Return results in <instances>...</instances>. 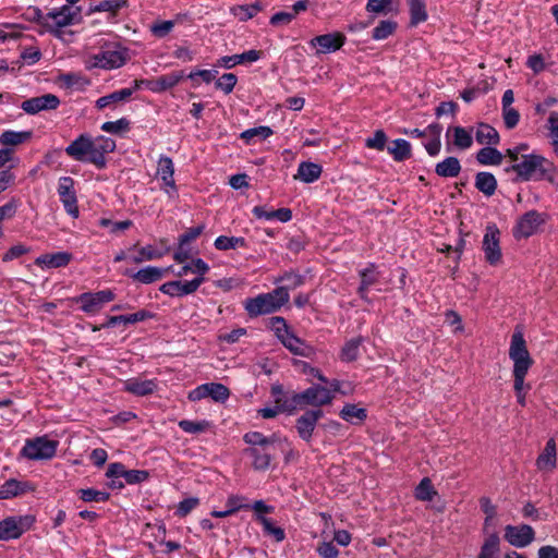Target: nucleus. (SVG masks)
Masks as SVG:
<instances>
[{
    "label": "nucleus",
    "instance_id": "1",
    "mask_svg": "<svg viewBox=\"0 0 558 558\" xmlns=\"http://www.w3.org/2000/svg\"><path fill=\"white\" fill-rule=\"evenodd\" d=\"M506 171H514L522 181L554 183L557 177V168L554 162L536 154L523 155L520 162L508 167Z\"/></svg>",
    "mask_w": 558,
    "mask_h": 558
},
{
    "label": "nucleus",
    "instance_id": "2",
    "mask_svg": "<svg viewBox=\"0 0 558 558\" xmlns=\"http://www.w3.org/2000/svg\"><path fill=\"white\" fill-rule=\"evenodd\" d=\"M509 357L513 362V389L515 392L523 391L525 376L533 365L526 348V342L521 331H514L511 337Z\"/></svg>",
    "mask_w": 558,
    "mask_h": 558
},
{
    "label": "nucleus",
    "instance_id": "3",
    "mask_svg": "<svg viewBox=\"0 0 558 558\" xmlns=\"http://www.w3.org/2000/svg\"><path fill=\"white\" fill-rule=\"evenodd\" d=\"M286 288H276L271 292L258 294L244 301V308L250 317L267 315L280 310L288 301Z\"/></svg>",
    "mask_w": 558,
    "mask_h": 558
},
{
    "label": "nucleus",
    "instance_id": "4",
    "mask_svg": "<svg viewBox=\"0 0 558 558\" xmlns=\"http://www.w3.org/2000/svg\"><path fill=\"white\" fill-rule=\"evenodd\" d=\"M36 522L33 514L11 515L0 521V541L20 538L29 531Z\"/></svg>",
    "mask_w": 558,
    "mask_h": 558
},
{
    "label": "nucleus",
    "instance_id": "5",
    "mask_svg": "<svg viewBox=\"0 0 558 558\" xmlns=\"http://www.w3.org/2000/svg\"><path fill=\"white\" fill-rule=\"evenodd\" d=\"M333 399L332 392L323 386H312L300 393H293L290 398V407L294 408L312 405L322 407L331 403Z\"/></svg>",
    "mask_w": 558,
    "mask_h": 558
},
{
    "label": "nucleus",
    "instance_id": "6",
    "mask_svg": "<svg viewBox=\"0 0 558 558\" xmlns=\"http://www.w3.org/2000/svg\"><path fill=\"white\" fill-rule=\"evenodd\" d=\"M80 13L81 8L73 9L70 5H62L48 12V26H46V31L60 38L61 28L75 24L81 19Z\"/></svg>",
    "mask_w": 558,
    "mask_h": 558
},
{
    "label": "nucleus",
    "instance_id": "7",
    "mask_svg": "<svg viewBox=\"0 0 558 558\" xmlns=\"http://www.w3.org/2000/svg\"><path fill=\"white\" fill-rule=\"evenodd\" d=\"M125 49H107L98 53L88 56L85 60V68L87 70L96 68L111 70L122 66L125 63Z\"/></svg>",
    "mask_w": 558,
    "mask_h": 558
},
{
    "label": "nucleus",
    "instance_id": "8",
    "mask_svg": "<svg viewBox=\"0 0 558 558\" xmlns=\"http://www.w3.org/2000/svg\"><path fill=\"white\" fill-rule=\"evenodd\" d=\"M548 215L537 210H530L522 215L513 229L515 239H527L535 234L547 221Z\"/></svg>",
    "mask_w": 558,
    "mask_h": 558
},
{
    "label": "nucleus",
    "instance_id": "9",
    "mask_svg": "<svg viewBox=\"0 0 558 558\" xmlns=\"http://www.w3.org/2000/svg\"><path fill=\"white\" fill-rule=\"evenodd\" d=\"M58 442L46 437L26 440L21 454L29 460H48L54 457Z\"/></svg>",
    "mask_w": 558,
    "mask_h": 558
},
{
    "label": "nucleus",
    "instance_id": "10",
    "mask_svg": "<svg viewBox=\"0 0 558 558\" xmlns=\"http://www.w3.org/2000/svg\"><path fill=\"white\" fill-rule=\"evenodd\" d=\"M116 299V294L110 289L100 290L97 292H85L77 295L74 301L81 304V310L86 314H95L99 312L102 306Z\"/></svg>",
    "mask_w": 558,
    "mask_h": 558
},
{
    "label": "nucleus",
    "instance_id": "11",
    "mask_svg": "<svg viewBox=\"0 0 558 558\" xmlns=\"http://www.w3.org/2000/svg\"><path fill=\"white\" fill-rule=\"evenodd\" d=\"M499 230L496 225H488L483 238V251L486 262L492 266L501 263L502 254L499 245Z\"/></svg>",
    "mask_w": 558,
    "mask_h": 558
},
{
    "label": "nucleus",
    "instance_id": "12",
    "mask_svg": "<svg viewBox=\"0 0 558 558\" xmlns=\"http://www.w3.org/2000/svg\"><path fill=\"white\" fill-rule=\"evenodd\" d=\"M64 150L73 160L92 163L94 154L93 138L86 133L81 134Z\"/></svg>",
    "mask_w": 558,
    "mask_h": 558
},
{
    "label": "nucleus",
    "instance_id": "13",
    "mask_svg": "<svg viewBox=\"0 0 558 558\" xmlns=\"http://www.w3.org/2000/svg\"><path fill=\"white\" fill-rule=\"evenodd\" d=\"M505 539L512 546L523 548L529 546L535 538V532L531 525H507L505 527Z\"/></svg>",
    "mask_w": 558,
    "mask_h": 558
},
{
    "label": "nucleus",
    "instance_id": "14",
    "mask_svg": "<svg viewBox=\"0 0 558 558\" xmlns=\"http://www.w3.org/2000/svg\"><path fill=\"white\" fill-rule=\"evenodd\" d=\"M58 194L65 211L72 217L78 216V206L76 193L74 190V181L70 177H62L58 183Z\"/></svg>",
    "mask_w": 558,
    "mask_h": 558
},
{
    "label": "nucleus",
    "instance_id": "15",
    "mask_svg": "<svg viewBox=\"0 0 558 558\" xmlns=\"http://www.w3.org/2000/svg\"><path fill=\"white\" fill-rule=\"evenodd\" d=\"M205 281L204 277H196L190 281H168L159 287V291L169 296L181 298L184 295H189L197 291L199 286Z\"/></svg>",
    "mask_w": 558,
    "mask_h": 558
},
{
    "label": "nucleus",
    "instance_id": "16",
    "mask_svg": "<svg viewBox=\"0 0 558 558\" xmlns=\"http://www.w3.org/2000/svg\"><path fill=\"white\" fill-rule=\"evenodd\" d=\"M345 36L340 32L316 36L310 40V46L316 48V53H330L339 50L345 43Z\"/></svg>",
    "mask_w": 558,
    "mask_h": 558
},
{
    "label": "nucleus",
    "instance_id": "17",
    "mask_svg": "<svg viewBox=\"0 0 558 558\" xmlns=\"http://www.w3.org/2000/svg\"><path fill=\"white\" fill-rule=\"evenodd\" d=\"M60 99L53 94H45L24 100L21 108L27 114H37L41 111L54 110L59 107Z\"/></svg>",
    "mask_w": 558,
    "mask_h": 558
},
{
    "label": "nucleus",
    "instance_id": "18",
    "mask_svg": "<svg viewBox=\"0 0 558 558\" xmlns=\"http://www.w3.org/2000/svg\"><path fill=\"white\" fill-rule=\"evenodd\" d=\"M323 414L319 409L308 410L296 420L295 428L304 441H311L316 424L323 417Z\"/></svg>",
    "mask_w": 558,
    "mask_h": 558
},
{
    "label": "nucleus",
    "instance_id": "19",
    "mask_svg": "<svg viewBox=\"0 0 558 558\" xmlns=\"http://www.w3.org/2000/svg\"><path fill=\"white\" fill-rule=\"evenodd\" d=\"M173 174L174 166L172 159L168 156H160L157 167V177L163 182L165 192L170 197H173L177 194V185Z\"/></svg>",
    "mask_w": 558,
    "mask_h": 558
},
{
    "label": "nucleus",
    "instance_id": "20",
    "mask_svg": "<svg viewBox=\"0 0 558 558\" xmlns=\"http://www.w3.org/2000/svg\"><path fill=\"white\" fill-rule=\"evenodd\" d=\"M183 71H173L166 75L158 76L149 81H138L141 84H146L147 88L153 93H163L180 83L184 78Z\"/></svg>",
    "mask_w": 558,
    "mask_h": 558
},
{
    "label": "nucleus",
    "instance_id": "21",
    "mask_svg": "<svg viewBox=\"0 0 558 558\" xmlns=\"http://www.w3.org/2000/svg\"><path fill=\"white\" fill-rule=\"evenodd\" d=\"M93 146L92 165L98 169H104L107 165L106 155L116 149V142L110 137L100 135L93 140Z\"/></svg>",
    "mask_w": 558,
    "mask_h": 558
},
{
    "label": "nucleus",
    "instance_id": "22",
    "mask_svg": "<svg viewBox=\"0 0 558 558\" xmlns=\"http://www.w3.org/2000/svg\"><path fill=\"white\" fill-rule=\"evenodd\" d=\"M134 88H122L111 94L105 95L96 100V108L102 110L107 107L116 109L120 104L128 101L133 93L140 87V82L135 81Z\"/></svg>",
    "mask_w": 558,
    "mask_h": 558
},
{
    "label": "nucleus",
    "instance_id": "23",
    "mask_svg": "<svg viewBox=\"0 0 558 558\" xmlns=\"http://www.w3.org/2000/svg\"><path fill=\"white\" fill-rule=\"evenodd\" d=\"M157 387V379H144L142 377L129 378L123 383V390L137 397L153 395Z\"/></svg>",
    "mask_w": 558,
    "mask_h": 558
},
{
    "label": "nucleus",
    "instance_id": "24",
    "mask_svg": "<svg viewBox=\"0 0 558 558\" xmlns=\"http://www.w3.org/2000/svg\"><path fill=\"white\" fill-rule=\"evenodd\" d=\"M280 342L294 355L312 357L315 350L312 345L296 337L290 330L280 339Z\"/></svg>",
    "mask_w": 558,
    "mask_h": 558
},
{
    "label": "nucleus",
    "instance_id": "25",
    "mask_svg": "<svg viewBox=\"0 0 558 558\" xmlns=\"http://www.w3.org/2000/svg\"><path fill=\"white\" fill-rule=\"evenodd\" d=\"M34 490L35 486L31 482L10 478L0 486V499L14 498Z\"/></svg>",
    "mask_w": 558,
    "mask_h": 558
},
{
    "label": "nucleus",
    "instance_id": "26",
    "mask_svg": "<svg viewBox=\"0 0 558 558\" xmlns=\"http://www.w3.org/2000/svg\"><path fill=\"white\" fill-rule=\"evenodd\" d=\"M421 501L430 502V508L436 512H442L446 507V502L433 486L429 477L421 480Z\"/></svg>",
    "mask_w": 558,
    "mask_h": 558
},
{
    "label": "nucleus",
    "instance_id": "27",
    "mask_svg": "<svg viewBox=\"0 0 558 558\" xmlns=\"http://www.w3.org/2000/svg\"><path fill=\"white\" fill-rule=\"evenodd\" d=\"M169 269H171V267L163 269L155 266H147L135 272L125 271V275L140 283L149 284L160 280Z\"/></svg>",
    "mask_w": 558,
    "mask_h": 558
},
{
    "label": "nucleus",
    "instance_id": "28",
    "mask_svg": "<svg viewBox=\"0 0 558 558\" xmlns=\"http://www.w3.org/2000/svg\"><path fill=\"white\" fill-rule=\"evenodd\" d=\"M556 441L554 438L548 439L543 452L536 459V466L541 471H553L556 468Z\"/></svg>",
    "mask_w": 558,
    "mask_h": 558
},
{
    "label": "nucleus",
    "instance_id": "29",
    "mask_svg": "<svg viewBox=\"0 0 558 558\" xmlns=\"http://www.w3.org/2000/svg\"><path fill=\"white\" fill-rule=\"evenodd\" d=\"M72 259V255L68 252H57L53 254H44L35 259L37 266L47 268L65 267Z\"/></svg>",
    "mask_w": 558,
    "mask_h": 558
},
{
    "label": "nucleus",
    "instance_id": "30",
    "mask_svg": "<svg viewBox=\"0 0 558 558\" xmlns=\"http://www.w3.org/2000/svg\"><path fill=\"white\" fill-rule=\"evenodd\" d=\"M323 172L322 166L311 161H303L299 165L298 171L294 174V180H300L305 183L317 181Z\"/></svg>",
    "mask_w": 558,
    "mask_h": 558
},
{
    "label": "nucleus",
    "instance_id": "31",
    "mask_svg": "<svg viewBox=\"0 0 558 558\" xmlns=\"http://www.w3.org/2000/svg\"><path fill=\"white\" fill-rule=\"evenodd\" d=\"M262 57V51L259 50H247L240 54H233V56H226L222 57L220 60V64L227 69H231L235 66L236 64H243V63H253L259 60Z\"/></svg>",
    "mask_w": 558,
    "mask_h": 558
},
{
    "label": "nucleus",
    "instance_id": "32",
    "mask_svg": "<svg viewBox=\"0 0 558 558\" xmlns=\"http://www.w3.org/2000/svg\"><path fill=\"white\" fill-rule=\"evenodd\" d=\"M245 452L253 458V466L255 470L265 471L270 466L272 460L271 447H252L246 449Z\"/></svg>",
    "mask_w": 558,
    "mask_h": 558
},
{
    "label": "nucleus",
    "instance_id": "33",
    "mask_svg": "<svg viewBox=\"0 0 558 558\" xmlns=\"http://www.w3.org/2000/svg\"><path fill=\"white\" fill-rule=\"evenodd\" d=\"M386 150L389 155H391L393 160L403 161L410 158L412 146L408 141L403 138H397L388 142Z\"/></svg>",
    "mask_w": 558,
    "mask_h": 558
},
{
    "label": "nucleus",
    "instance_id": "34",
    "mask_svg": "<svg viewBox=\"0 0 558 558\" xmlns=\"http://www.w3.org/2000/svg\"><path fill=\"white\" fill-rule=\"evenodd\" d=\"M153 314L148 311L141 310L136 313L129 315H119V316H110L108 320L102 324L104 328H110L116 326L117 324H136L138 322H144L148 318H151Z\"/></svg>",
    "mask_w": 558,
    "mask_h": 558
},
{
    "label": "nucleus",
    "instance_id": "35",
    "mask_svg": "<svg viewBox=\"0 0 558 558\" xmlns=\"http://www.w3.org/2000/svg\"><path fill=\"white\" fill-rule=\"evenodd\" d=\"M475 187L486 196L495 194L497 180L490 172L481 171L475 175Z\"/></svg>",
    "mask_w": 558,
    "mask_h": 558
},
{
    "label": "nucleus",
    "instance_id": "36",
    "mask_svg": "<svg viewBox=\"0 0 558 558\" xmlns=\"http://www.w3.org/2000/svg\"><path fill=\"white\" fill-rule=\"evenodd\" d=\"M461 171V165L458 158L447 157L436 165L435 172L441 178H456Z\"/></svg>",
    "mask_w": 558,
    "mask_h": 558
},
{
    "label": "nucleus",
    "instance_id": "37",
    "mask_svg": "<svg viewBox=\"0 0 558 558\" xmlns=\"http://www.w3.org/2000/svg\"><path fill=\"white\" fill-rule=\"evenodd\" d=\"M475 140L482 145H496L499 143V134L492 125L480 123L475 131Z\"/></svg>",
    "mask_w": 558,
    "mask_h": 558
},
{
    "label": "nucleus",
    "instance_id": "38",
    "mask_svg": "<svg viewBox=\"0 0 558 558\" xmlns=\"http://www.w3.org/2000/svg\"><path fill=\"white\" fill-rule=\"evenodd\" d=\"M476 160L483 166H498L502 162V154L494 147H484L476 154Z\"/></svg>",
    "mask_w": 558,
    "mask_h": 558
},
{
    "label": "nucleus",
    "instance_id": "39",
    "mask_svg": "<svg viewBox=\"0 0 558 558\" xmlns=\"http://www.w3.org/2000/svg\"><path fill=\"white\" fill-rule=\"evenodd\" d=\"M339 415L351 424L362 423L367 417L365 409L351 403L345 404Z\"/></svg>",
    "mask_w": 558,
    "mask_h": 558
},
{
    "label": "nucleus",
    "instance_id": "40",
    "mask_svg": "<svg viewBox=\"0 0 558 558\" xmlns=\"http://www.w3.org/2000/svg\"><path fill=\"white\" fill-rule=\"evenodd\" d=\"M361 284L359 287V294L362 299L366 300V292L369 287L377 282L378 276L374 265L360 271Z\"/></svg>",
    "mask_w": 558,
    "mask_h": 558
},
{
    "label": "nucleus",
    "instance_id": "41",
    "mask_svg": "<svg viewBox=\"0 0 558 558\" xmlns=\"http://www.w3.org/2000/svg\"><path fill=\"white\" fill-rule=\"evenodd\" d=\"M244 441L253 447L268 448L277 441L278 437L274 434L270 437L264 436L259 432H248L244 435Z\"/></svg>",
    "mask_w": 558,
    "mask_h": 558
},
{
    "label": "nucleus",
    "instance_id": "42",
    "mask_svg": "<svg viewBox=\"0 0 558 558\" xmlns=\"http://www.w3.org/2000/svg\"><path fill=\"white\" fill-rule=\"evenodd\" d=\"M32 137L31 131H5L0 135V143L3 146H17Z\"/></svg>",
    "mask_w": 558,
    "mask_h": 558
},
{
    "label": "nucleus",
    "instance_id": "43",
    "mask_svg": "<svg viewBox=\"0 0 558 558\" xmlns=\"http://www.w3.org/2000/svg\"><path fill=\"white\" fill-rule=\"evenodd\" d=\"M499 543L500 539L497 533L489 534L485 538L477 558H496L499 551Z\"/></svg>",
    "mask_w": 558,
    "mask_h": 558
},
{
    "label": "nucleus",
    "instance_id": "44",
    "mask_svg": "<svg viewBox=\"0 0 558 558\" xmlns=\"http://www.w3.org/2000/svg\"><path fill=\"white\" fill-rule=\"evenodd\" d=\"M126 5V0H104L98 4L90 5L89 12H110L112 15H116L122 8H125Z\"/></svg>",
    "mask_w": 558,
    "mask_h": 558
},
{
    "label": "nucleus",
    "instance_id": "45",
    "mask_svg": "<svg viewBox=\"0 0 558 558\" xmlns=\"http://www.w3.org/2000/svg\"><path fill=\"white\" fill-rule=\"evenodd\" d=\"M130 120L126 118H120L116 121H107L101 124V131L113 134V135H123L124 133L130 131Z\"/></svg>",
    "mask_w": 558,
    "mask_h": 558
},
{
    "label": "nucleus",
    "instance_id": "46",
    "mask_svg": "<svg viewBox=\"0 0 558 558\" xmlns=\"http://www.w3.org/2000/svg\"><path fill=\"white\" fill-rule=\"evenodd\" d=\"M77 495L84 502H105L110 498L109 493L95 488H81Z\"/></svg>",
    "mask_w": 558,
    "mask_h": 558
},
{
    "label": "nucleus",
    "instance_id": "47",
    "mask_svg": "<svg viewBox=\"0 0 558 558\" xmlns=\"http://www.w3.org/2000/svg\"><path fill=\"white\" fill-rule=\"evenodd\" d=\"M277 405L274 408H264L258 411V413L264 418H272L277 416L280 412H293L294 408L290 407V399L282 400L281 398L276 399Z\"/></svg>",
    "mask_w": 558,
    "mask_h": 558
},
{
    "label": "nucleus",
    "instance_id": "48",
    "mask_svg": "<svg viewBox=\"0 0 558 558\" xmlns=\"http://www.w3.org/2000/svg\"><path fill=\"white\" fill-rule=\"evenodd\" d=\"M262 10L259 2L252 4L238 5L231 9L233 15L244 22L254 17Z\"/></svg>",
    "mask_w": 558,
    "mask_h": 558
},
{
    "label": "nucleus",
    "instance_id": "49",
    "mask_svg": "<svg viewBox=\"0 0 558 558\" xmlns=\"http://www.w3.org/2000/svg\"><path fill=\"white\" fill-rule=\"evenodd\" d=\"M215 247L219 251H227L246 245L244 238L220 235L215 240Z\"/></svg>",
    "mask_w": 558,
    "mask_h": 558
},
{
    "label": "nucleus",
    "instance_id": "50",
    "mask_svg": "<svg viewBox=\"0 0 558 558\" xmlns=\"http://www.w3.org/2000/svg\"><path fill=\"white\" fill-rule=\"evenodd\" d=\"M272 134L274 131L269 126L262 125L243 131L240 134V137L244 140L246 144H250L255 137H258L259 140H266Z\"/></svg>",
    "mask_w": 558,
    "mask_h": 558
},
{
    "label": "nucleus",
    "instance_id": "51",
    "mask_svg": "<svg viewBox=\"0 0 558 558\" xmlns=\"http://www.w3.org/2000/svg\"><path fill=\"white\" fill-rule=\"evenodd\" d=\"M473 138L470 131L462 126L453 129V144L460 149H466L472 146Z\"/></svg>",
    "mask_w": 558,
    "mask_h": 558
},
{
    "label": "nucleus",
    "instance_id": "52",
    "mask_svg": "<svg viewBox=\"0 0 558 558\" xmlns=\"http://www.w3.org/2000/svg\"><path fill=\"white\" fill-rule=\"evenodd\" d=\"M397 28V23L390 20L380 21L379 24L373 29V39L383 40L393 34Z\"/></svg>",
    "mask_w": 558,
    "mask_h": 558
},
{
    "label": "nucleus",
    "instance_id": "53",
    "mask_svg": "<svg viewBox=\"0 0 558 558\" xmlns=\"http://www.w3.org/2000/svg\"><path fill=\"white\" fill-rule=\"evenodd\" d=\"M257 519L262 523L264 532L267 535L274 537L276 542H282L284 539V531L281 527L276 526L269 518L258 515Z\"/></svg>",
    "mask_w": 558,
    "mask_h": 558
},
{
    "label": "nucleus",
    "instance_id": "54",
    "mask_svg": "<svg viewBox=\"0 0 558 558\" xmlns=\"http://www.w3.org/2000/svg\"><path fill=\"white\" fill-rule=\"evenodd\" d=\"M361 339L349 340L341 350L340 357L344 362L355 361L359 356Z\"/></svg>",
    "mask_w": 558,
    "mask_h": 558
},
{
    "label": "nucleus",
    "instance_id": "55",
    "mask_svg": "<svg viewBox=\"0 0 558 558\" xmlns=\"http://www.w3.org/2000/svg\"><path fill=\"white\" fill-rule=\"evenodd\" d=\"M179 427L189 434H197L207 430L210 427V423L208 421H190L182 420L179 422Z\"/></svg>",
    "mask_w": 558,
    "mask_h": 558
},
{
    "label": "nucleus",
    "instance_id": "56",
    "mask_svg": "<svg viewBox=\"0 0 558 558\" xmlns=\"http://www.w3.org/2000/svg\"><path fill=\"white\" fill-rule=\"evenodd\" d=\"M388 142L386 133L383 130H377L372 137L365 140V146L383 151L386 149Z\"/></svg>",
    "mask_w": 558,
    "mask_h": 558
},
{
    "label": "nucleus",
    "instance_id": "57",
    "mask_svg": "<svg viewBox=\"0 0 558 558\" xmlns=\"http://www.w3.org/2000/svg\"><path fill=\"white\" fill-rule=\"evenodd\" d=\"M230 396L229 389L219 383H208V397L216 402H225Z\"/></svg>",
    "mask_w": 558,
    "mask_h": 558
},
{
    "label": "nucleus",
    "instance_id": "58",
    "mask_svg": "<svg viewBox=\"0 0 558 558\" xmlns=\"http://www.w3.org/2000/svg\"><path fill=\"white\" fill-rule=\"evenodd\" d=\"M280 281L286 282V286H283L282 288H286L287 292L289 293V290H293L304 283V277L294 271H287L280 278H278L275 282H280Z\"/></svg>",
    "mask_w": 558,
    "mask_h": 558
},
{
    "label": "nucleus",
    "instance_id": "59",
    "mask_svg": "<svg viewBox=\"0 0 558 558\" xmlns=\"http://www.w3.org/2000/svg\"><path fill=\"white\" fill-rule=\"evenodd\" d=\"M161 257V253L156 251L151 245L144 246L138 250L136 255L130 257V259L135 264H141L146 260H153Z\"/></svg>",
    "mask_w": 558,
    "mask_h": 558
},
{
    "label": "nucleus",
    "instance_id": "60",
    "mask_svg": "<svg viewBox=\"0 0 558 558\" xmlns=\"http://www.w3.org/2000/svg\"><path fill=\"white\" fill-rule=\"evenodd\" d=\"M429 129H430V133L434 135V138L428 141L427 143H423V145L430 156H435L440 150L439 135H440L441 128L439 125H430Z\"/></svg>",
    "mask_w": 558,
    "mask_h": 558
},
{
    "label": "nucleus",
    "instance_id": "61",
    "mask_svg": "<svg viewBox=\"0 0 558 558\" xmlns=\"http://www.w3.org/2000/svg\"><path fill=\"white\" fill-rule=\"evenodd\" d=\"M238 82V77L233 73H225L216 81V88L221 89L225 94H230L235 84Z\"/></svg>",
    "mask_w": 558,
    "mask_h": 558
},
{
    "label": "nucleus",
    "instance_id": "62",
    "mask_svg": "<svg viewBox=\"0 0 558 558\" xmlns=\"http://www.w3.org/2000/svg\"><path fill=\"white\" fill-rule=\"evenodd\" d=\"M548 130L554 153L558 156V112H551L548 117Z\"/></svg>",
    "mask_w": 558,
    "mask_h": 558
},
{
    "label": "nucleus",
    "instance_id": "63",
    "mask_svg": "<svg viewBox=\"0 0 558 558\" xmlns=\"http://www.w3.org/2000/svg\"><path fill=\"white\" fill-rule=\"evenodd\" d=\"M25 17L31 22L37 23L46 31V26H48V17L47 14H44L39 8L29 7L25 12Z\"/></svg>",
    "mask_w": 558,
    "mask_h": 558
},
{
    "label": "nucleus",
    "instance_id": "64",
    "mask_svg": "<svg viewBox=\"0 0 558 558\" xmlns=\"http://www.w3.org/2000/svg\"><path fill=\"white\" fill-rule=\"evenodd\" d=\"M174 27L173 21H158L150 25V32L158 38L166 37Z\"/></svg>",
    "mask_w": 558,
    "mask_h": 558
}]
</instances>
